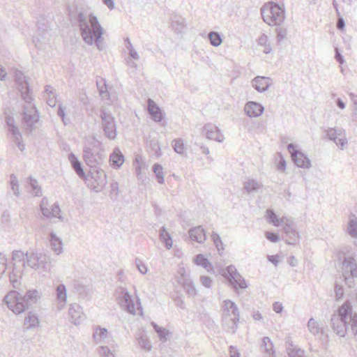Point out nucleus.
<instances>
[{"label":"nucleus","instance_id":"obj_1","mask_svg":"<svg viewBox=\"0 0 357 357\" xmlns=\"http://www.w3.org/2000/svg\"><path fill=\"white\" fill-rule=\"evenodd\" d=\"M77 22L83 40L89 45L96 44L97 48L102 50L100 42L102 39L104 29L98 17L93 13L86 17L83 12L79 11L77 13Z\"/></svg>","mask_w":357,"mask_h":357},{"label":"nucleus","instance_id":"obj_2","mask_svg":"<svg viewBox=\"0 0 357 357\" xmlns=\"http://www.w3.org/2000/svg\"><path fill=\"white\" fill-rule=\"evenodd\" d=\"M39 297L40 294L36 289L29 290L23 296L17 291L13 290L5 296L3 303L11 311L18 314L36 303Z\"/></svg>","mask_w":357,"mask_h":357},{"label":"nucleus","instance_id":"obj_3","mask_svg":"<svg viewBox=\"0 0 357 357\" xmlns=\"http://www.w3.org/2000/svg\"><path fill=\"white\" fill-rule=\"evenodd\" d=\"M351 304L346 301L339 307L337 314H333L331 316V328L340 337H344L349 329L348 314H351Z\"/></svg>","mask_w":357,"mask_h":357},{"label":"nucleus","instance_id":"obj_4","mask_svg":"<svg viewBox=\"0 0 357 357\" xmlns=\"http://www.w3.org/2000/svg\"><path fill=\"white\" fill-rule=\"evenodd\" d=\"M263 20L268 25H280L285 19V11L283 6L271 1L261 8Z\"/></svg>","mask_w":357,"mask_h":357},{"label":"nucleus","instance_id":"obj_5","mask_svg":"<svg viewBox=\"0 0 357 357\" xmlns=\"http://www.w3.org/2000/svg\"><path fill=\"white\" fill-rule=\"evenodd\" d=\"M87 187L96 192L102 190L107 183V176L101 167L90 169L87 175L83 178Z\"/></svg>","mask_w":357,"mask_h":357},{"label":"nucleus","instance_id":"obj_6","mask_svg":"<svg viewBox=\"0 0 357 357\" xmlns=\"http://www.w3.org/2000/svg\"><path fill=\"white\" fill-rule=\"evenodd\" d=\"M27 266L40 272H47L51 268L50 257L33 250L26 252Z\"/></svg>","mask_w":357,"mask_h":357},{"label":"nucleus","instance_id":"obj_7","mask_svg":"<svg viewBox=\"0 0 357 357\" xmlns=\"http://www.w3.org/2000/svg\"><path fill=\"white\" fill-rule=\"evenodd\" d=\"M101 127L105 136L109 139H115L117 136V126L114 116L102 107L100 109Z\"/></svg>","mask_w":357,"mask_h":357},{"label":"nucleus","instance_id":"obj_8","mask_svg":"<svg viewBox=\"0 0 357 357\" xmlns=\"http://www.w3.org/2000/svg\"><path fill=\"white\" fill-rule=\"evenodd\" d=\"M342 276L345 284L349 288L355 285V279L357 278V264L352 257H345L342 261Z\"/></svg>","mask_w":357,"mask_h":357},{"label":"nucleus","instance_id":"obj_9","mask_svg":"<svg viewBox=\"0 0 357 357\" xmlns=\"http://www.w3.org/2000/svg\"><path fill=\"white\" fill-rule=\"evenodd\" d=\"M222 275L235 291L238 289H245L248 287L245 280L238 273L236 267L233 265L227 266L223 270Z\"/></svg>","mask_w":357,"mask_h":357},{"label":"nucleus","instance_id":"obj_10","mask_svg":"<svg viewBox=\"0 0 357 357\" xmlns=\"http://www.w3.org/2000/svg\"><path fill=\"white\" fill-rule=\"evenodd\" d=\"M39 112L33 105L31 107L25 105L23 107L22 122L26 132L31 135L36 130L35 124L39 121Z\"/></svg>","mask_w":357,"mask_h":357},{"label":"nucleus","instance_id":"obj_11","mask_svg":"<svg viewBox=\"0 0 357 357\" xmlns=\"http://www.w3.org/2000/svg\"><path fill=\"white\" fill-rule=\"evenodd\" d=\"M83 158L90 169H93V167H101L104 165L105 155L103 152L95 153L90 147H85L83 151Z\"/></svg>","mask_w":357,"mask_h":357},{"label":"nucleus","instance_id":"obj_12","mask_svg":"<svg viewBox=\"0 0 357 357\" xmlns=\"http://www.w3.org/2000/svg\"><path fill=\"white\" fill-rule=\"evenodd\" d=\"M287 149L291 154L293 162L297 167L304 169H309L311 167L310 160L305 153L297 150L294 144H289Z\"/></svg>","mask_w":357,"mask_h":357},{"label":"nucleus","instance_id":"obj_13","mask_svg":"<svg viewBox=\"0 0 357 357\" xmlns=\"http://www.w3.org/2000/svg\"><path fill=\"white\" fill-rule=\"evenodd\" d=\"M326 137L334 142L341 149H344L347 144L345 130L341 128H328L326 130Z\"/></svg>","mask_w":357,"mask_h":357},{"label":"nucleus","instance_id":"obj_14","mask_svg":"<svg viewBox=\"0 0 357 357\" xmlns=\"http://www.w3.org/2000/svg\"><path fill=\"white\" fill-rule=\"evenodd\" d=\"M117 299L118 303L123 310L132 314H135L133 298L126 289H121L120 295Z\"/></svg>","mask_w":357,"mask_h":357},{"label":"nucleus","instance_id":"obj_15","mask_svg":"<svg viewBox=\"0 0 357 357\" xmlns=\"http://www.w3.org/2000/svg\"><path fill=\"white\" fill-rule=\"evenodd\" d=\"M40 209L43 215L46 218L58 217L59 219H62L61 216H58L61 212L59 205L57 203H54L50 206L47 197L42 199L40 204Z\"/></svg>","mask_w":357,"mask_h":357},{"label":"nucleus","instance_id":"obj_16","mask_svg":"<svg viewBox=\"0 0 357 357\" xmlns=\"http://www.w3.org/2000/svg\"><path fill=\"white\" fill-rule=\"evenodd\" d=\"M283 231L285 234L282 239L285 241L288 245H296L299 240V234L296 229L295 224L290 225L287 223L283 227Z\"/></svg>","mask_w":357,"mask_h":357},{"label":"nucleus","instance_id":"obj_17","mask_svg":"<svg viewBox=\"0 0 357 357\" xmlns=\"http://www.w3.org/2000/svg\"><path fill=\"white\" fill-rule=\"evenodd\" d=\"M202 132L209 139L215 140L218 142H222L224 140V136L220 132V130L214 124L206 123L203 127Z\"/></svg>","mask_w":357,"mask_h":357},{"label":"nucleus","instance_id":"obj_18","mask_svg":"<svg viewBox=\"0 0 357 357\" xmlns=\"http://www.w3.org/2000/svg\"><path fill=\"white\" fill-rule=\"evenodd\" d=\"M178 282L182 285L185 293L189 297H195L197 295V290L191 279L185 274V271L181 273L178 278Z\"/></svg>","mask_w":357,"mask_h":357},{"label":"nucleus","instance_id":"obj_19","mask_svg":"<svg viewBox=\"0 0 357 357\" xmlns=\"http://www.w3.org/2000/svg\"><path fill=\"white\" fill-rule=\"evenodd\" d=\"M271 84V79L264 76H257L252 80L253 88L259 93L266 91Z\"/></svg>","mask_w":357,"mask_h":357},{"label":"nucleus","instance_id":"obj_20","mask_svg":"<svg viewBox=\"0 0 357 357\" xmlns=\"http://www.w3.org/2000/svg\"><path fill=\"white\" fill-rule=\"evenodd\" d=\"M307 326L309 331L312 335H321L322 341H325L326 342L328 341V335L314 318L312 317L309 319Z\"/></svg>","mask_w":357,"mask_h":357},{"label":"nucleus","instance_id":"obj_21","mask_svg":"<svg viewBox=\"0 0 357 357\" xmlns=\"http://www.w3.org/2000/svg\"><path fill=\"white\" fill-rule=\"evenodd\" d=\"M68 313L72 323L75 325L80 324L85 318L82 307L77 303L70 305Z\"/></svg>","mask_w":357,"mask_h":357},{"label":"nucleus","instance_id":"obj_22","mask_svg":"<svg viewBox=\"0 0 357 357\" xmlns=\"http://www.w3.org/2000/svg\"><path fill=\"white\" fill-rule=\"evenodd\" d=\"M244 109L248 116L258 117L263 114L264 107L259 102L249 101L245 104Z\"/></svg>","mask_w":357,"mask_h":357},{"label":"nucleus","instance_id":"obj_23","mask_svg":"<svg viewBox=\"0 0 357 357\" xmlns=\"http://www.w3.org/2000/svg\"><path fill=\"white\" fill-rule=\"evenodd\" d=\"M149 113L151 119L155 122H160L164 119L161 109L151 99H149L147 102Z\"/></svg>","mask_w":357,"mask_h":357},{"label":"nucleus","instance_id":"obj_24","mask_svg":"<svg viewBox=\"0 0 357 357\" xmlns=\"http://www.w3.org/2000/svg\"><path fill=\"white\" fill-rule=\"evenodd\" d=\"M189 236L192 241L203 243L206 240L205 231L202 226H197L191 228L189 231Z\"/></svg>","mask_w":357,"mask_h":357},{"label":"nucleus","instance_id":"obj_25","mask_svg":"<svg viewBox=\"0 0 357 357\" xmlns=\"http://www.w3.org/2000/svg\"><path fill=\"white\" fill-rule=\"evenodd\" d=\"M68 160L71 164L73 170L75 172L77 175L80 178H83L85 177V172L82 167L81 162L78 160L77 157L73 153H70L68 155Z\"/></svg>","mask_w":357,"mask_h":357},{"label":"nucleus","instance_id":"obj_26","mask_svg":"<svg viewBox=\"0 0 357 357\" xmlns=\"http://www.w3.org/2000/svg\"><path fill=\"white\" fill-rule=\"evenodd\" d=\"M111 165L115 169H119L124 162V155L119 148H115L110 155Z\"/></svg>","mask_w":357,"mask_h":357},{"label":"nucleus","instance_id":"obj_27","mask_svg":"<svg viewBox=\"0 0 357 357\" xmlns=\"http://www.w3.org/2000/svg\"><path fill=\"white\" fill-rule=\"evenodd\" d=\"M39 324V319L36 313L29 312L25 317L24 321V331H26L38 326Z\"/></svg>","mask_w":357,"mask_h":357},{"label":"nucleus","instance_id":"obj_28","mask_svg":"<svg viewBox=\"0 0 357 357\" xmlns=\"http://www.w3.org/2000/svg\"><path fill=\"white\" fill-rule=\"evenodd\" d=\"M18 90L21 93L22 98L27 103H30L32 100V96L29 84L27 80L17 83Z\"/></svg>","mask_w":357,"mask_h":357},{"label":"nucleus","instance_id":"obj_29","mask_svg":"<svg viewBox=\"0 0 357 357\" xmlns=\"http://www.w3.org/2000/svg\"><path fill=\"white\" fill-rule=\"evenodd\" d=\"M50 243L51 248L54 251L56 255L61 253L63 248L62 241L60 238L57 237L54 232L50 234Z\"/></svg>","mask_w":357,"mask_h":357},{"label":"nucleus","instance_id":"obj_30","mask_svg":"<svg viewBox=\"0 0 357 357\" xmlns=\"http://www.w3.org/2000/svg\"><path fill=\"white\" fill-rule=\"evenodd\" d=\"M12 259L14 261V269L16 268L17 262H22V266L24 268L26 264V256L22 250H14L12 255Z\"/></svg>","mask_w":357,"mask_h":357},{"label":"nucleus","instance_id":"obj_31","mask_svg":"<svg viewBox=\"0 0 357 357\" xmlns=\"http://www.w3.org/2000/svg\"><path fill=\"white\" fill-rule=\"evenodd\" d=\"M261 185L255 179H248L243 184V188L248 193H252L257 192Z\"/></svg>","mask_w":357,"mask_h":357},{"label":"nucleus","instance_id":"obj_32","mask_svg":"<svg viewBox=\"0 0 357 357\" xmlns=\"http://www.w3.org/2000/svg\"><path fill=\"white\" fill-rule=\"evenodd\" d=\"M194 261L197 265L205 268L208 271L213 269L212 264L202 254L197 255L195 257Z\"/></svg>","mask_w":357,"mask_h":357},{"label":"nucleus","instance_id":"obj_33","mask_svg":"<svg viewBox=\"0 0 357 357\" xmlns=\"http://www.w3.org/2000/svg\"><path fill=\"white\" fill-rule=\"evenodd\" d=\"M266 217L268 223L272 224L275 227H279L282 225V220H280V218L273 209L268 208L266 210Z\"/></svg>","mask_w":357,"mask_h":357},{"label":"nucleus","instance_id":"obj_34","mask_svg":"<svg viewBox=\"0 0 357 357\" xmlns=\"http://www.w3.org/2000/svg\"><path fill=\"white\" fill-rule=\"evenodd\" d=\"M347 231L351 236H357V217L354 214L349 215Z\"/></svg>","mask_w":357,"mask_h":357},{"label":"nucleus","instance_id":"obj_35","mask_svg":"<svg viewBox=\"0 0 357 357\" xmlns=\"http://www.w3.org/2000/svg\"><path fill=\"white\" fill-rule=\"evenodd\" d=\"M148 146L150 149L153 156L155 158H159L161 156V147L158 140L155 139L150 140Z\"/></svg>","mask_w":357,"mask_h":357},{"label":"nucleus","instance_id":"obj_36","mask_svg":"<svg viewBox=\"0 0 357 357\" xmlns=\"http://www.w3.org/2000/svg\"><path fill=\"white\" fill-rule=\"evenodd\" d=\"M160 238L165 244L167 249H170L172 246V239L168 231H166L165 227H162L160 229Z\"/></svg>","mask_w":357,"mask_h":357},{"label":"nucleus","instance_id":"obj_37","mask_svg":"<svg viewBox=\"0 0 357 357\" xmlns=\"http://www.w3.org/2000/svg\"><path fill=\"white\" fill-rule=\"evenodd\" d=\"M151 324H152L155 333L159 336L160 340L162 342H167L168 335L169 334V331L166 328L159 326L158 324H156L154 322H152Z\"/></svg>","mask_w":357,"mask_h":357},{"label":"nucleus","instance_id":"obj_38","mask_svg":"<svg viewBox=\"0 0 357 357\" xmlns=\"http://www.w3.org/2000/svg\"><path fill=\"white\" fill-rule=\"evenodd\" d=\"M233 310L231 312V314L234 316L233 318L229 319V321H232V329L231 333L234 334L236 333V330L238 326V323L239 322L240 313L237 305H233Z\"/></svg>","mask_w":357,"mask_h":357},{"label":"nucleus","instance_id":"obj_39","mask_svg":"<svg viewBox=\"0 0 357 357\" xmlns=\"http://www.w3.org/2000/svg\"><path fill=\"white\" fill-rule=\"evenodd\" d=\"M29 185L31 187V193L37 197L42 195V190L38 183V181L33 178L31 176L29 177Z\"/></svg>","mask_w":357,"mask_h":357},{"label":"nucleus","instance_id":"obj_40","mask_svg":"<svg viewBox=\"0 0 357 357\" xmlns=\"http://www.w3.org/2000/svg\"><path fill=\"white\" fill-rule=\"evenodd\" d=\"M349 326H350L352 333L357 336V313L353 311L351 307V314H348Z\"/></svg>","mask_w":357,"mask_h":357},{"label":"nucleus","instance_id":"obj_41","mask_svg":"<svg viewBox=\"0 0 357 357\" xmlns=\"http://www.w3.org/2000/svg\"><path fill=\"white\" fill-rule=\"evenodd\" d=\"M261 347L264 348V351L269 356L268 357H274L273 344L268 337H263Z\"/></svg>","mask_w":357,"mask_h":357},{"label":"nucleus","instance_id":"obj_42","mask_svg":"<svg viewBox=\"0 0 357 357\" xmlns=\"http://www.w3.org/2000/svg\"><path fill=\"white\" fill-rule=\"evenodd\" d=\"M96 85L100 93V96L102 98H108L109 97V93L107 91V84L105 80L103 79H100V80L96 81Z\"/></svg>","mask_w":357,"mask_h":357},{"label":"nucleus","instance_id":"obj_43","mask_svg":"<svg viewBox=\"0 0 357 357\" xmlns=\"http://www.w3.org/2000/svg\"><path fill=\"white\" fill-rule=\"evenodd\" d=\"M210 43L213 47H218L222 43V39L220 34L216 31H211L208 35Z\"/></svg>","mask_w":357,"mask_h":357},{"label":"nucleus","instance_id":"obj_44","mask_svg":"<svg viewBox=\"0 0 357 357\" xmlns=\"http://www.w3.org/2000/svg\"><path fill=\"white\" fill-rule=\"evenodd\" d=\"M185 26V20L181 17H175V20H173L172 22V27L176 33H181Z\"/></svg>","mask_w":357,"mask_h":357},{"label":"nucleus","instance_id":"obj_45","mask_svg":"<svg viewBox=\"0 0 357 357\" xmlns=\"http://www.w3.org/2000/svg\"><path fill=\"white\" fill-rule=\"evenodd\" d=\"M153 171L155 174L157 181L162 184L164 183L163 168L161 165L155 163L153 166Z\"/></svg>","mask_w":357,"mask_h":357},{"label":"nucleus","instance_id":"obj_46","mask_svg":"<svg viewBox=\"0 0 357 357\" xmlns=\"http://www.w3.org/2000/svg\"><path fill=\"white\" fill-rule=\"evenodd\" d=\"M107 328L97 326L93 335V339L96 342H100L102 339L107 337Z\"/></svg>","mask_w":357,"mask_h":357},{"label":"nucleus","instance_id":"obj_47","mask_svg":"<svg viewBox=\"0 0 357 357\" xmlns=\"http://www.w3.org/2000/svg\"><path fill=\"white\" fill-rule=\"evenodd\" d=\"M172 147L174 151L180 155L184 152V143L181 139H176L172 141Z\"/></svg>","mask_w":357,"mask_h":357},{"label":"nucleus","instance_id":"obj_48","mask_svg":"<svg viewBox=\"0 0 357 357\" xmlns=\"http://www.w3.org/2000/svg\"><path fill=\"white\" fill-rule=\"evenodd\" d=\"M56 297L60 301H66L67 299L66 287L63 284H60L56 287Z\"/></svg>","mask_w":357,"mask_h":357},{"label":"nucleus","instance_id":"obj_49","mask_svg":"<svg viewBox=\"0 0 357 357\" xmlns=\"http://www.w3.org/2000/svg\"><path fill=\"white\" fill-rule=\"evenodd\" d=\"M211 238L218 252L224 250V244L218 234L213 231L211 234Z\"/></svg>","mask_w":357,"mask_h":357},{"label":"nucleus","instance_id":"obj_50","mask_svg":"<svg viewBox=\"0 0 357 357\" xmlns=\"http://www.w3.org/2000/svg\"><path fill=\"white\" fill-rule=\"evenodd\" d=\"M287 351L289 357H306L304 350L296 348H287Z\"/></svg>","mask_w":357,"mask_h":357},{"label":"nucleus","instance_id":"obj_51","mask_svg":"<svg viewBox=\"0 0 357 357\" xmlns=\"http://www.w3.org/2000/svg\"><path fill=\"white\" fill-rule=\"evenodd\" d=\"M139 344L142 349L148 351H151L152 349L151 343L146 336H142L139 339Z\"/></svg>","mask_w":357,"mask_h":357},{"label":"nucleus","instance_id":"obj_52","mask_svg":"<svg viewBox=\"0 0 357 357\" xmlns=\"http://www.w3.org/2000/svg\"><path fill=\"white\" fill-rule=\"evenodd\" d=\"M10 185L14 195L18 197L20 195L18 181L17 176L13 174L10 175Z\"/></svg>","mask_w":357,"mask_h":357},{"label":"nucleus","instance_id":"obj_53","mask_svg":"<svg viewBox=\"0 0 357 357\" xmlns=\"http://www.w3.org/2000/svg\"><path fill=\"white\" fill-rule=\"evenodd\" d=\"M6 123L10 133L17 132V130H19L18 127L15 123V119L13 116H7L6 117Z\"/></svg>","mask_w":357,"mask_h":357},{"label":"nucleus","instance_id":"obj_54","mask_svg":"<svg viewBox=\"0 0 357 357\" xmlns=\"http://www.w3.org/2000/svg\"><path fill=\"white\" fill-rule=\"evenodd\" d=\"M119 195V183L116 181H112L110 184V197L116 199Z\"/></svg>","mask_w":357,"mask_h":357},{"label":"nucleus","instance_id":"obj_55","mask_svg":"<svg viewBox=\"0 0 357 357\" xmlns=\"http://www.w3.org/2000/svg\"><path fill=\"white\" fill-rule=\"evenodd\" d=\"M265 236L268 241L273 243H276L280 240L278 234L272 231H266Z\"/></svg>","mask_w":357,"mask_h":357},{"label":"nucleus","instance_id":"obj_56","mask_svg":"<svg viewBox=\"0 0 357 357\" xmlns=\"http://www.w3.org/2000/svg\"><path fill=\"white\" fill-rule=\"evenodd\" d=\"M335 293L337 300L341 298L344 295L343 287L342 285L337 284V282H336L335 284Z\"/></svg>","mask_w":357,"mask_h":357},{"label":"nucleus","instance_id":"obj_57","mask_svg":"<svg viewBox=\"0 0 357 357\" xmlns=\"http://www.w3.org/2000/svg\"><path fill=\"white\" fill-rule=\"evenodd\" d=\"M277 39L279 41L284 40L287 36V30L285 29L279 27L276 29Z\"/></svg>","mask_w":357,"mask_h":357},{"label":"nucleus","instance_id":"obj_58","mask_svg":"<svg viewBox=\"0 0 357 357\" xmlns=\"http://www.w3.org/2000/svg\"><path fill=\"white\" fill-rule=\"evenodd\" d=\"M201 282L203 286L209 288L211 287L212 280L208 276L203 275L201 277Z\"/></svg>","mask_w":357,"mask_h":357},{"label":"nucleus","instance_id":"obj_59","mask_svg":"<svg viewBox=\"0 0 357 357\" xmlns=\"http://www.w3.org/2000/svg\"><path fill=\"white\" fill-rule=\"evenodd\" d=\"M335 59L340 64H342L344 62V57L338 47L335 48Z\"/></svg>","mask_w":357,"mask_h":357},{"label":"nucleus","instance_id":"obj_60","mask_svg":"<svg viewBox=\"0 0 357 357\" xmlns=\"http://www.w3.org/2000/svg\"><path fill=\"white\" fill-rule=\"evenodd\" d=\"M15 80L17 84L26 80V79L22 71L17 70L15 73Z\"/></svg>","mask_w":357,"mask_h":357},{"label":"nucleus","instance_id":"obj_61","mask_svg":"<svg viewBox=\"0 0 357 357\" xmlns=\"http://www.w3.org/2000/svg\"><path fill=\"white\" fill-rule=\"evenodd\" d=\"M236 305L235 303L231 301V300H225L224 301V307L227 312H232L234 306Z\"/></svg>","mask_w":357,"mask_h":357},{"label":"nucleus","instance_id":"obj_62","mask_svg":"<svg viewBox=\"0 0 357 357\" xmlns=\"http://www.w3.org/2000/svg\"><path fill=\"white\" fill-rule=\"evenodd\" d=\"M57 115L59 117H61V119L62 121L64 123V124H66V121H65V116H66L65 109L63 107L62 104L59 105V107H58V110H57Z\"/></svg>","mask_w":357,"mask_h":357},{"label":"nucleus","instance_id":"obj_63","mask_svg":"<svg viewBox=\"0 0 357 357\" xmlns=\"http://www.w3.org/2000/svg\"><path fill=\"white\" fill-rule=\"evenodd\" d=\"M259 45L261 46H266V44L268 43V36L266 34L261 35L257 40Z\"/></svg>","mask_w":357,"mask_h":357},{"label":"nucleus","instance_id":"obj_64","mask_svg":"<svg viewBox=\"0 0 357 357\" xmlns=\"http://www.w3.org/2000/svg\"><path fill=\"white\" fill-rule=\"evenodd\" d=\"M101 350L105 357H116V356L110 351V349L107 347H102Z\"/></svg>","mask_w":357,"mask_h":357}]
</instances>
